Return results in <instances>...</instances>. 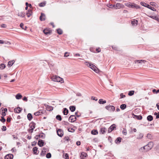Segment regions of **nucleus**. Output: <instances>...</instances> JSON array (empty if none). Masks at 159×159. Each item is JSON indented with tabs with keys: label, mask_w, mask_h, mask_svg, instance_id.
<instances>
[{
	"label": "nucleus",
	"mask_w": 159,
	"mask_h": 159,
	"mask_svg": "<svg viewBox=\"0 0 159 159\" xmlns=\"http://www.w3.org/2000/svg\"><path fill=\"white\" fill-rule=\"evenodd\" d=\"M51 79L52 80L54 81L60 82L61 83L64 82L63 79L57 76L53 75Z\"/></svg>",
	"instance_id": "nucleus-1"
},
{
	"label": "nucleus",
	"mask_w": 159,
	"mask_h": 159,
	"mask_svg": "<svg viewBox=\"0 0 159 159\" xmlns=\"http://www.w3.org/2000/svg\"><path fill=\"white\" fill-rule=\"evenodd\" d=\"M153 146V142H149L147 145L144 146L146 149V151L147 152L151 150Z\"/></svg>",
	"instance_id": "nucleus-2"
},
{
	"label": "nucleus",
	"mask_w": 159,
	"mask_h": 159,
	"mask_svg": "<svg viewBox=\"0 0 159 159\" xmlns=\"http://www.w3.org/2000/svg\"><path fill=\"white\" fill-rule=\"evenodd\" d=\"M35 123L33 122H31L29 126L30 128L28 129V131L29 133H32L33 132V130L35 128Z\"/></svg>",
	"instance_id": "nucleus-3"
},
{
	"label": "nucleus",
	"mask_w": 159,
	"mask_h": 159,
	"mask_svg": "<svg viewBox=\"0 0 159 159\" xmlns=\"http://www.w3.org/2000/svg\"><path fill=\"white\" fill-rule=\"evenodd\" d=\"M141 4L142 6H144L145 7H147L148 8L150 9L151 10H152L155 11H156V9L154 7H152L150 5H149L148 4L145 3L144 2H141Z\"/></svg>",
	"instance_id": "nucleus-4"
},
{
	"label": "nucleus",
	"mask_w": 159,
	"mask_h": 159,
	"mask_svg": "<svg viewBox=\"0 0 159 159\" xmlns=\"http://www.w3.org/2000/svg\"><path fill=\"white\" fill-rule=\"evenodd\" d=\"M135 63H139L142 65L143 66L144 64L148 65V62L144 60H137L135 61Z\"/></svg>",
	"instance_id": "nucleus-5"
},
{
	"label": "nucleus",
	"mask_w": 159,
	"mask_h": 159,
	"mask_svg": "<svg viewBox=\"0 0 159 159\" xmlns=\"http://www.w3.org/2000/svg\"><path fill=\"white\" fill-rule=\"evenodd\" d=\"M105 108L111 111H114L115 110V107L113 106L108 105L106 106Z\"/></svg>",
	"instance_id": "nucleus-6"
},
{
	"label": "nucleus",
	"mask_w": 159,
	"mask_h": 159,
	"mask_svg": "<svg viewBox=\"0 0 159 159\" xmlns=\"http://www.w3.org/2000/svg\"><path fill=\"white\" fill-rule=\"evenodd\" d=\"M128 6L129 7L135 8L136 9H139L140 8V7L138 5H137L134 3L129 4L128 5Z\"/></svg>",
	"instance_id": "nucleus-7"
},
{
	"label": "nucleus",
	"mask_w": 159,
	"mask_h": 159,
	"mask_svg": "<svg viewBox=\"0 0 159 159\" xmlns=\"http://www.w3.org/2000/svg\"><path fill=\"white\" fill-rule=\"evenodd\" d=\"M76 120V117L75 115H71L69 118V120L71 122H75Z\"/></svg>",
	"instance_id": "nucleus-8"
},
{
	"label": "nucleus",
	"mask_w": 159,
	"mask_h": 159,
	"mask_svg": "<svg viewBox=\"0 0 159 159\" xmlns=\"http://www.w3.org/2000/svg\"><path fill=\"white\" fill-rule=\"evenodd\" d=\"M57 133L58 136L60 137H62L63 135V132L62 129H58L57 131Z\"/></svg>",
	"instance_id": "nucleus-9"
},
{
	"label": "nucleus",
	"mask_w": 159,
	"mask_h": 159,
	"mask_svg": "<svg viewBox=\"0 0 159 159\" xmlns=\"http://www.w3.org/2000/svg\"><path fill=\"white\" fill-rule=\"evenodd\" d=\"M107 131V129L105 127H102L100 129L99 133L102 134H104Z\"/></svg>",
	"instance_id": "nucleus-10"
},
{
	"label": "nucleus",
	"mask_w": 159,
	"mask_h": 159,
	"mask_svg": "<svg viewBox=\"0 0 159 159\" xmlns=\"http://www.w3.org/2000/svg\"><path fill=\"white\" fill-rule=\"evenodd\" d=\"M115 7V8L116 9H119L120 8H122L123 5L120 3H117L115 6H113Z\"/></svg>",
	"instance_id": "nucleus-11"
},
{
	"label": "nucleus",
	"mask_w": 159,
	"mask_h": 159,
	"mask_svg": "<svg viewBox=\"0 0 159 159\" xmlns=\"http://www.w3.org/2000/svg\"><path fill=\"white\" fill-rule=\"evenodd\" d=\"M87 156V154L84 152H82L81 153L80 158L81 159H84V158Z\"/></svg>",
	"instance_id": "nucleus-12"
},
{
	"label": "nucleus",
	"mask_w": 159,
	"mask_h": 159,
	"mask_svg": "<svg viewBox=\"0 0 159 159\" xmlns=\"http://www.w3.org/2000/svg\"><path fill=\"white\" fill-rule=\"evenodd\" d=\"M2 108H1V110H2V116H4L6 115V112L7 111V108H5L3 109V110H2Z\"/></svg>",
	"instance_id": "nucleus-13"
},
{
	"label": "nucleus",
	"mask_w": 159,
	"mask_h": 159,
	"mask_svg": "<svg viewBox=\"0 0 159 159\" xmlns=\"http://www.w3.org/2000/svg\"><path fill=\"white\" fill-rule=\"evenodd\" d=\"M39 19L41 21H44L45 20V15L43 13H41V16H40Z\"/></svg>",
	"instance_id": "nucleus-14"
},
{
	"label": "nucleus",
	"mask_w": 159,
	"mask_h": 159,
	"mask_svg": "<svg viewBox=\"0 0 159 159\" xmlns=\"http://www.w3.org/2000/svg\"><path fill=\"white\" fill-rule=\"evenodd\" d=\"M13 156L12 154H9L6 155L5 157V159H12Z\"/></svg>",
	"instance_id": "nucleus-15"
},
{
	"label": "nucleus",
	"mask_w": 159,
	"mask_h": 159,
	"mask_svg": "<svg viewBox=\"0 0 159 159\" xmlns=\"http://www.w3.org/2000/svg\"><path fill=\"white\" fill-rule=\"evenodd\" d=\"M22 110V109H21L19 107H18L14 109V111L15 113H20Z\"/></svg>",
	"instance_id": "nucleus-16"
},
{
	"label": "nucleus",
	"mask_w": 159,
	"mask_h": 159,
	"mask_svg": "<svg viewBox=\"0 0 159 159\" xmlns=\"http://www.w3.org/2000/svg\"><path fill=\"white\" fill-rule=\"evenodd\" d=\"M91 69L96 73H97L98 72V70L94 65H93L92 66V67Z\"/></svg>",
	"instance_id": "nucleus-17"
},
{
	"label": "nucleus",
	"mask_w": 159,
	"mask_h": 159,
	"mask_svg": "<svg viewBox=\"0 0 159 159\" xmlns=\"http://www.w3.org/2000/svg\"><path fill=\"white\" fill-rule=\"evenodd\" d=\"M43 33L46 35H48V34H50L51 33V31L50 30L47 29H45L43 31Z\"/></svg>",
	"instance_id": "nucleus-18"
},
{
	"label": "nucleus",
	"mask_w": 159,
	"mask_h": 159,
	"mask_svg": "<svg viewBox=\"0 0 159 159\" xmlns=\"http://www.w3.org/2000/svg\"><path fill=\"white\" fill-rule=\"evenodd\" d=\"M44 142L43 140L39 139V140L38 144L39 146L42 147L44 145Z\"/></svg>",
	"instance_id": "nucleus-19"
},
{
	"label": "nucleus",
	"mask_w": 159,
	"mask_h": 159,
	"mask_svg": "<svg viewBox=\"0 0 159 159\" xmlns=\"http://www.w3.org/2000/svg\"><path fill=\"white\" fill-rule=\"evenodd\" d=\"M15 61L14 60L10 61L8 62L7 66L9 67H11L14 63Z\"/></svg>",
	"instance_id": "nucleus-20"
},
{
	"label": "nucleus",
	"mask_w": 159,
	"mask_h": 159,
	"mask_svg": "<svg viewBox=\"0 0 159 159\" xmlns=\"http://www.w3.org/2000/svg\"><path fill=\"white\" fill-rule=\"evenodd\" d=\"M138 21L134 19L131 21V24L133 26H136L138 24Z\"/></svg>",
	"instance_id": "nucleus-21"
},
{
	"label": "nucleus",
	"mask_w": 159,
	"mask_h": 159,
	"mask_svg": "<svg viewBox=\"0 0 159 159\" xmlns=\"http://www.w3.org/2000/svg\"><path fill=\"white\" fill-rule=\"evenodd\" d=\"M32 14V12L31 10L29 9L26 13V15L28 17H30Z\"/></svg>",
	"instance_id": "nucleus-22"
},
{
	"label": "nucleus",
	"mask_w": 159,
	"mask_h": 159,
	"mask_svg": "<svg viewBox=\"0 0 159 159\" xmlns=\"http://www.w3.org/2000/svg\"><path fill=\"white\" fill-rule=\"evenodd\" d=\"M25 15V13L23 12H18V16H19L23 17H24Z\"/></svg>",
	"instance_id": "nucleus-23"
},
{
	"label": "nucleus",
	"mask_w": 159,
	"mask_h": 159,
	"mask_svg": "<svg viewBox=\"0 0 159 159\" xmlns=\"http://www.w3.org/2000/svg\"><path fill=\"white\" fill-rule=\"evenodd\" d=\"M139 151L141 152H147L144 146L140 148L139 149Z\"/></svg>",
	"instance_id": "nucleus-24"
},
{
	"label": "nucleus",
	"mask_w": 159,
	"mask_h": 159,
	"mask_svg": "<svg viewBox=\"0 0 159 159\" xmlns=\"http://www.w3.org/2000/svg\"><path fill=\"white\" fill-rule=\"evenodd\" d=\"M43 113L42 111L41 110H40L38 111L35 112L34 114L35 116H39L41 115Z\"/></svg>",
	"instance_id": "nucleus-25"
},
{
	"label": "nucleus",
	"mask_w": 159,
	"mask_h": 159,
	"mask_svg": "<svg viewBox=\"0 0 159 159\" xmlns=\"http://www.w3.org/2000/svg\"><path fill=\"white\" fill-rule=\"evenodd\" d=\"M98 102L100 104H104L106 102V101L105 100H103V99H100L99 100Z\"/></svg>",
	"instance_id": "nucleus-26"
},
{
	"label": "nucleus",
	"mask_w": 159,
	"mask_h": 159,
	"mask_svg": "<svg viewBox=\"0 0 159 159\" xmlns=\"http://www.w3.org/2000/svg\"><path fill=\"white\" fill-rule=\"evenodd\" d=\"M46 109L47 111H50L53 110V107L51 106L47 105L46 107Z\"/></svg>",
	"instance_id": "nucleus-27"
},
{
	"label": "nucleus",
	"mask_w": 159,
	"mask_h": 159,
	"mask_svg": "<svg viewBox=\"0 0 159 159\" xmlns=\"http://www.w3.org/2000/svg\"><path fill=\"white\" fill-rule=\"evenodd\" d=\"M84 64L85 65L89 67H90V68H92V66H93V64H91V63L87 61L85 62Z\"/></svg>",
	"instance_id": "nucleus-28"
},
{
	"label": "nucleus",
	"mask_w": 159,
	"mask_h": 159,
	"mask_svg": "<svg viewBox=\"0 0 159 159\" xmlns=\"http://www.w3.org/2000/svg\"><path fill=\"white\" fill-rule=\"evenodd\" d=\"M22 97V96L20 93H18L16 96V98L17 99H21Z\"/></svg>",
	"instance_id": "nucleus-29"
},
{
	"label": "nucleus",
	"mask_w": 159,
	"mask_h": 159,
	"mask_svg": "<svg viewBox=\"0 0 159 159\" xmlns=\"http://www.w3.org/2000/svg\"><path fill=\"white\" fill-rule=\"evenodd\" d=\"M121 138L120 137L117 138L115 141V143H119L120 142H121Z\"/></svg>",
	"instance_id": "nucleus-30"
},
{
	"label": "nucleus",
	"mask_w": 159,
	"mask_h": 159,
	"mask_svg": "<svg viewBox=\"0 0 159 159\" xmlns=\"http://www.w3.org/2000/svg\"><path fill=\"white\" fill-rule=\"evenodd\" d=\"M27 118L28 120L30 121L32 119L33 117L31 113L28 114L27 115Z\"/></svg>",
	"instance_id": "nucleus-31"
},
{
	"label": "nucleus",
	"mask_w": 159,
	"mask_h": 159,
	"mask_svg": "<svg viewBox=\"0 0 159 159\" xmlns=\"http://www.w3.org/2000/svg\"><path fill=\"white\" fill-rule=\"evenodd\" d=\"M69 108L70 110L72 112H74L75 110V107L74 106H70Z\"/></svg>",
	"instance_id": "nucleus-32"
},
{
	"label": "nucleus",
	"mask_w": 159,
	"mask_h": 159,
	"mask_svg": "<svg viewBox=\"0 0 159 159\" xmlns=\"http://www.w3.org/2000/svg\"><path fill=\"white\" fill-rule=\"evenodd\" d=\"M33 151L34 152V154L36 155H37L38 153H37V152L38 150V148L36 147H34L33 148Z\"/></svg>",
	"instance_id": "nucleus-33"
},
{
	"label": "nucleus",
	"mask_w": 159,
	"mask_h": 159,
	"mask_svg": "<svg viewBox=\"0 0 159 159\" xmlns=\"http://www.w3.org/2000/svg\"><path fill=\"white\" fill-rule=\"evenodd\" d=\"M153 117L151 115H149L147 117V119L149 121H151L153 120Z\"/></svg>",
	"instance_id": "nucleus-34"
},
{
	"label": "nucleus",
	"mask_w": 159,
	"mask_h": 159,
	"mask_svg": "<svg viewBox=\"0 0 159 159\" xmlns=\"http://www.w3.org/2000/svg\"><path fill=\"white\" fill-rule=\"evenodd\" d=\"M68 112V110L66 108H64L63 113L64 115H67Z\"/></svg>",
	"instance_id": "nucleus-35"
},
{
	"label": "nucleus",
	"mask_w": 159,
	"mask_h": 159,
	"mask_svg": "<svg viewBox=\"0 0 159 159\" xmlns=\"http://www.w3.org/2000/svg\"><path fill=\"white\" fill-rule=\"evenodd\" d=\"M91 133L93 135H96L98 134V132L97 130H93L91 131Z\"/></svg>",
	"instance_id": "nucleus-36"
},
{
	"label": "nucleus",
	"mask_w": 159,
	"mask_h": 159,
	"mask_svg": "<svg viewBox=\"0 0 159 159\" xmlns=\"http://www.w3.org/2000/svg\"><path fill=\"white\" fill-rule=\"evenodd\" d=\"M126 106L125 104H122L120 106V108L122 110H124L126 107Z\"/></svg>",
	"instance_id": "nucleus-37"
},
{
	"label": "nucleus",
	"mask_w": 159,
	"mask_h": 159,
	"mask_svg": "<svg viewBox=\"0 0 159 159\" xmlns=\"http://www.w3.org/2000/svg\"><path fill=\"white\" fill-rule=\"evenodd\" d=\"M5 67V65L4 64L2 63L0 65V69L1 70L3 69Z\"/></svg>",
	"instance_id": "nucleus-38"
},
{
	"label": "nucleus",
	"mask_w": 159,
	"mask_h": 159,
	"mask_svg": "<svg viewBox=\"0 0 159 159\" xmlns=\"http://www.w3.org/2000/svg\"><path fill=\"white\" fill-rule=\"evenodd\" d=\"M150 17L152 19L156 20L158 21H159V19L158 18V17L157 16H150Z\"/></svg>",
	"instance_id": "nucleus-39"
},
{
	"label": "nucleus",
	"mask_w": 159,
	"mask_h": 159,
	"mask_svg": "<svg viewBox=\"0 0 159 159\" xmlns=\"http://www.w3.org/2000/svg\"><path fill=\"white\" fill-rule=\"evenodd\" d=\"M134 116H135V118L139 120H141L142 118V117L141 116H136V115H134Z\"/></svg>",
	"instance_id": "nucleus-40"
},
{
	"label": "nucleus",
	"mask_w": 159,
	"mask_h": 159,
	"mask_svg": "<svg viewBox=\"0 0 159 159\" xmlns=\"http://www.w3.org/2000/svg\"><path fill=\"white\" fill-rule=\"evenodd\" d=\"M143 134L140 133L139 134L137 138L139 139H141L143 137Z\"/></svg>",
	"instance_id": "nucleus-41"
},
{
	"label": "nucleus",
	"mask_w": 159,
	"mask_h": 159,
	"mask_svg": "<svg viewBox=\"0 0 159 159\" xmlns=\"http://www.w3.org/2000/svg\"><path fill=\"white\" fill-rule=\"evenodd\" d=\"M40 138L42 139H44L45 137V134H44L42 133L39 134Z\"/></svg>",
	"instance_id": "nucleus-42"
},
{
	"label": "nucleus",
	"mask_w": 159,
	"mask_h": 159,
	"mask_svg": "<svg viewBox=\"0 0 159 159\" xmlns=\"http://www.w3.org/2000/svg\"><path fill=\"white\" fill-rule=\"evenodd\" d=\"M57 33L59 34H62V30L61 29H58L57 30Z\"/></svg>",
	"instance_id": "nucleus-43"
},
{
	"label": "nucleus",
	"mask_w": 159,
	"mask_h": 159,
	"mask_svg": "<svg viewBox=\"0 0 159 159\" xmlns=\"http://www.w3.org/2000/svg\"><path fill=\"white\" fill-rule=\"evenodd\" d=\"M56 118L57 120L60 121L61 120H62L61 116L59 115L57 116H56Z\"/></svg>",
	"instance_id": "nucleus-44"
},
{
	"label": "nucleus",
	"mask_w": 159,
	"mask_h": 159,
	"mask_svg": "<svg viewBox=\"0 0 159 159\" xmlns=\"http://www.w3.org/2000/svg\"><path fill=\"white\" fill-rule=\"evenodd\" d=\"M134 91H130L129 92L128 95L130 96H132L134 94Z\"/></svg>",
	"instance_id": "nucleus-45"
},
{
	"label": "nucleus",
	"mask_w": 159,
	"mask_h": 159,
	"mask_svg": "<svg viewBox=\"0 0 159 159\" xmlns=\"http://www.w3.org/2000/svg\"><path fill=\"white\" fill-rule=\"evenodd\" d=\"M24 26V24L22 23H21L20 25V28H21L23 29H24L25 30L27 29V27L26 26H25V28L24 29L23 27Z\"/></svg>",
	"instance_id": "nucleus-46"
},
{
	"label": "nucleus",
	"mask_w": 159,
	"mask_h": 159,
	"mask_svg": "<svg viewBox=\"0 0 159 159\" xmlns=\"http://www.w3.org/2000/svg\"><path fill=\"white\" fill-rule=\"evenodd\" d=\"M46 157L48 158H51V154L50 153H48L46 155Z\"/></svg>",
	"instance_id": "nucleus-47"
},
{
	"label": "nucleus",
	"mask_w": 159,
	"mask_h": 159,
	"mask_svg": "<svg viewBox=\"0 0 159 159\" xmlns=\"http://www.w3.org/2000/svg\"><path fill=\"white\" fill-rule=\"evenodd\" d=\"M115 125H111L110 127V128L112 130H113L114 129L116 128V127L115 126Z\"/></svg>",
	"instance_id": "nucleus-48"
},
{
	"label": "nucleus",
	"mask_w": 159,
	"mask_h": 159,
	"mask_svg": "<svg viewBox=\"0 0 159 159\" xmlns=\"http://www.w3.org/2000/svg\"><path fill=\"white\" fill-rule=\"evenodd\" d=\"M0 121L3 123H4L6 121V119L4 118V116H2Z\"/></svg>",
	"instance_id": "nucleus-49"
},
{
	"label": "nucleus",
	"mask_w": 159,
	"mask_h": 159,
	"mask_svg": "<svg viewBox=\"0 0 159 159\" xmlns=\"http://www.w3.org/2000/svg\"><path fill=\"white\" fill-rule=\"evenodd\" d=\"M68 130L69 132H73L75 131V130L71 128H69L68 129Z\"/></svg>",
	"instance_id": "nucleus-50"
},
{
	"label": "nucleus",
	"mask_w": 159,
	"mask_h": 159,
	"mask_svg": "<svg viewBox=\"0 0 159 159\" xmlns=\"http://www.w3.org/2000/svg\"><path fill=\"white\" fill-rule=\"evenodd\" d=\"M46 154V151L42 150L41 153V155L42 156H44Z\"/></svg>",
	"instance_id": "nucleus-51"
},
{
	"label": "nucleus",
	"mask_w": 159,
	"mask_h": 159,
	"mask_svg": "<svg viewBox=\"0 0 159 159\" xmlns=\"http://www.w3.org/2000/svg\"><path fill=\"white\" fill-rule=\"evenodd\" d=\"M120 96L121 98H122L125 97V95H123V93H121L120 95Z\"/></svg>",
	"instance_id": "nucleus-52"
},
{
	"label": "nucleus",
	"mask_w": 159,
	"mask_h": 159,
	"mask_svg": "<svg viewBox=\"0 0 159 159\" xmlns=\"http://www.w3.org/2000/svg\"><path fill=\"white\" fill-rule=\"evenodd\" d=\"M35 139H38L39 138H40V134H39V135H36L35 137Z\"/></svg>",
	"instance_id": "nucleus-53"
},
{
	"label": "nucleus",
	"mask_w": 159,
	"mask_h": 159,
	"mask_svg": "<svg viewBox=\"0 0 159 159\" xmlns=\"http://www.w3.org/2000/svg\"><path fill=\"white\" fill-rule=\"evenodd\" d=\"M45 5V4L44 3H40L39 4V6L41 7H44Z\"/></svg>",
	"instance_id": "nucleus-54"
},
{
	"label": "nucleus",
	"mask_w": 159,
	"mask_h": 159,
	"mask_svg": "<svg viewBox=\"0 0 159 159\" xmlns=\"http://www.w3.org/2000/svg\"><path fill=\"white\" fill-rule=\"evenodd\" d=\"M2 130L3 131H6V127L5 126H2Z\"/></svg>",
	"instance_id": "nucleus-55"
},
{
	"label": "nucleus",
	"mask_w": 159,
	"mask_h": 159,
	"mask_svg": "<svg viewBox=\"0 0 159 159\" xmlns=\"http://www.w3.org/2000/svg\"><path fill=\"white\" fill-rule=\"evenodd\" d=\"M147 137L149 139H151L152 137V136L151 134H148L147 135Z\"/></svg>",
	"instance_id": "nucleus-56"
},
{
	"label": "nucleus",
	"mask_w": 159,
	"mask_h": 159,
	"mask_svg": "<svg viewBox=\"0 0 159 159\" xmlns=\"http://www.w3.org/2000/svg\"><path fill=\"white\" fill-rule=\"evenodd\" d=\"M23 100L27 102L28 100L27 97L25 96L23 98Z\"/></svg>",
	"instance_id": "nucleus-57"
},
{
	"label": "nucleus",
	"mask_w": 159,
	"mask_h": 159,
	"mask_svg": "<svg viewBox=\"0 0 159 159\" xmlns=\"http://www.w3.org/2000/svg\"><path fill=\"white\" fill-rule=\"evenodd\" d=\"M68 54V53L66 52L65 53V54H64V56L65 57H68V56H69V55Z\"/></svg>",
	"instance_id": "nucleus-58"
},
{
	"label": "nucleus",
	"mask_w": 159,
	"mask_h": 159,
	"mask_svg": "<svg viewBox=\"0 0 159 159\" xmlns=\"http://www.w3.org/2000/svg\"><path fill=\"white\" fill-rule=\"evenodd\" d=\"M1 27L3 28H5L6 27L7 25H6L4 24H2L1 25Z\"/></svg>",
	"instance_id": "nucleus-59"
},
{
	"label": "nucleus",
	"mask_w": 159,
	"mask_h": 159,
	"mask_svg": "<svg viewBox=\"0 0 159 159\" xmlns=\"http://www.w3.org/2000/svg\"><path fill=\"white\" fill-rule=\"evenodd\" d=\"M69 138L68 137H65L64 138V140L66 141H68L69 140Z\"/></svg>",
	"instance_id": "nucleus-60"
},
{
	"label": "nucleus",
	"mask_w": 159,
	"mask_h": 159,
	"mask_svg": "<svg viewBox=\"0 0 159 159\" xmlns=\"http://www.w3.org/2000/svg\"><path fill=\"white\" fill-rule=\"evenodd\" d=\"M96 51L98 52H101V50L100 48H98L96 49Z\"/></svg>",
	"instance_id": "nucleus-61"
},
{
	"label": "nucleus",
	"mask_w": 159,
	"mask_h": 159,
	"mask_svg": "<svg viewBox=\"0 0 159 159\" xmlns=\"http://www.w3.org/2000/svg\"><path fill=\"white\" fill-rule=\"evenodd\" d=\"M65 157H66V159H69V156L68 155L67 153H66L65 154Z\"/></svg>",
	"instance_id": "nucleus-62"
},
{
	"label": "nucleus",
	"mask_w": 159,
	"mask_h": 159,
	"mask_svg": "<svg viewBox=\"0 0 159 159\" xmlns=\"http://www.w3.org/2000/svg\"><path fill=\"white\" fill-rule=\"evenodd\" d=\"M4 43L5 44H8V45H10L11 44V43H10L9 42H8V41H6V42H4Z\"/></svg>",
	"instance_id": "nucleus-63"
},
{
	"label": "nucleus",
	"mask_w": 159,
	"mask_h": 159,
	"mask_svg": "<svg viewBox=\"0 0 159 159\" xmlns=\"http://www.w3.org/2000/svg\"><path fill=\"white\" fill-rule=\"evenodd\" d=\"M76 144L78 146L80 145V141H77L76 143Z\"/></svg>",
	"instance_id": "nucleus-64"
}]
</instances>
